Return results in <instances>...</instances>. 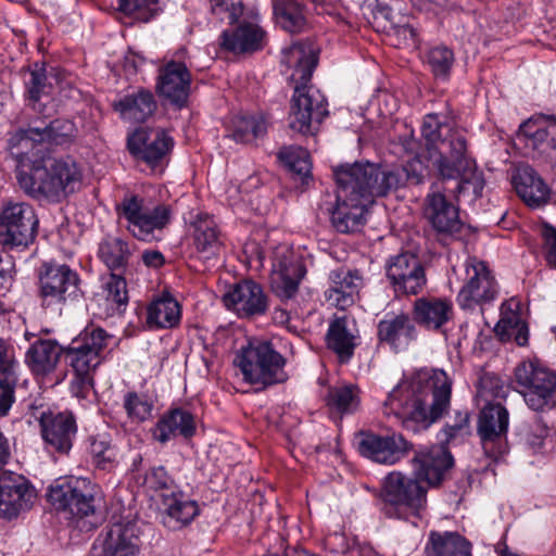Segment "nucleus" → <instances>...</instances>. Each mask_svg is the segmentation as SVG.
I'll return each mask as SVG.
<instances>
[{"mask_svg":"<svg viewBox=\"0 0 556 556\" xmlns=\"http://www.w3.org/2000/svg\"><path fill=\"white\" fill-rule=\"evenodd\" d=\"M427 159L442 179H459L457 192L476 201L485 186L483 174L468 151L465 131L444 114L429 113L421 124Z\"/></svg>","mask_w":556,"mask_h":556,"instance_id":"f257e3e1","label":"nucleus"},{"mask_svg":"<svg viewBox=\"0 0 556 556\" xmlns=\"http://www.w3.org/2000/svg\"><path fill=\"white\" fill-rule=\"evenodd\" d=\"M413 462L412 475L393 471L383 480L380 498L389 518L418 516L426 507L428 486L440 484L454 465L453 456L441 446L419 451Z\"/></svg>","mask_w":556,"mask_h":556,"instance_id":"f03ea898","label":"nucleus"},{"mask_svg":"<svg viewBox=\"0 0 556 556\" xmlns=\"http://www.w3.org/2000/svg\"><path fill=\"white\" fill-rule=\"evenodd\" d=\"M451 387L444 371L399 383L383 402L382 413L413 432L427 429L450 407Z\"/></svg>","mask_w":556,"mask_h":556,"instance_id":"7ed1b4c3","label":"nucleus"},{"mask_svg":"<svg viewBox=\"0 0 556 556\" xmlns=\"http://www.w3.org/2000/svg\"><path fill=\"white\" fill-rule=\"evenodd\" d=\"M282 63L293 68L290 78L295 84L289 112V126L303 135L317 131L328 115L325 96L309 85L317 65V50L311 41L294 42L282 52Z\"/></svg>","mask_w":556,"mask_h":556,"instance_id":"20e7f679","label":"nucleus"},{"mask_svg":"<svg viewBox=\"0 0 556 556\" xmlns=\"http://www.w3.org/2000/svg\"><path fill=\"white\" fill-rule=\"evenodd\" d=\"M361 162L338 166L333 170L337 182V205L329 206L332 226L342 233L358 231L366 223L368 207L378 195L375 184Z\"/></svg>","mask_w":556,"mask_h":556,"instance_id":"39448f33","label":"nucleus"},{"mask_svg":"<svg viewBox=\"0 0 556 556\" xmlns=\"http://www.w3.org/2000/svg\"><path fill=\"white\" fill-rule=\"evenodd\" d=\"M81 177L73 159H53L46 161L42 166H34L28 176L20 178V184L33 197L61 201L80 187Z\"/></svg>","mask_w":556,"mask_h":556,"instance_id":"423d86ee","label":"nucleus"},{"mask_svg":"<svg viewBox=\"0 0 556 556\" xmlns=\"http://www.w3.org/2000/svg\"><path fill=\"white\" fill-rule=\"evenodd\" d=\"M233 364L240 369L243 380L264 390L288 379L286 358L268 341H254L237 354Z\"/></svg>","mask_w":556,"mask_h":556,"instance_id":"0eeeda50","label":"nucleus"},{"mask_svg":"<svg viewBox=\"0 0 556 556\" xmlns=\"http://www.w3.org/2000/svg\"><path fill=\"white\" fill-rule=\"evenodd\" d=\"M117 212L121 218L126 220L125 228L132 237L144 242L161 240L163 230L173 218L170 205L159 203L150 207L138 195L124 198L117 206Z\"/></svg>","mask_w":556,"mask_h":556,"instance_id":"6e6552de","label":"nucleus"},{"mask_svg":"<svg viewBox=\"0 0 556 556\" xmlns=\"http://www.w3.org/2000/svg\"><path fill=\"white\" fill-rule=\"evenodd\" d=\"M515 381L530 409L544 412L556 406V371L538 362H525L517 366Z\"/></svg>","mask_w":556,"mask_h":556,"instance_id":"1a4fd4ad","label":"nucleus"},{"mask_svg":"<svg viewBox=\"0 0 556 556\" xmlns=\"http://www.w3.org/2000/svg\"><path fill=\"white\" fill-rule=\"evenodd\" d=\"M96 485L87 478H60L50 485L48 501L56 509L79 518L94 514Z\"/></svg>","mask_w":556,"mask_h":556,"instance_id":"9d476101","label":"nucleus"},{"mask_svg":"<svg viewBox=\"0 0 556 556\" xmlns=\"http://www.w3.org/2000/svg\"><path fill=\"white\" fill-rule=\"evenodd\" d=\"M0 242L5 249H24L35 240L38 218L29 204L9 201L0 213Z\"/></svg>","mask_w":556,"mask_h":556,"instance_id":"9b49d317","label":"nucleus"},{"mask_svg":"<svg viewBox=\"0 0 556 556\" xmlns=\"http://www.w3.org/2000/svg\"><path fill=\"white\" fill-rule=\"evenodd\" d=\"M74 126L65 119L33 122L27 128H21L10 135L8 146L11 154L23 160L36 143L63 144L73 135Z\"/></svg>","mask_w":556,"mask_h":556,"instance_id":"f8f14e48","label":"nucleus"},{"mask_svg":"<svg viewBox=\"0 0 556 556\" xmlns=\"http://www.w3.org/2000/svg\"><path fill=\"white\" fill-rule=\"evenodd\" d=\"M40 298L46 307L62 306L78 298L79 277L65 264L45 263L39 271Z\"/></svg>","mask_w":556,"mask_h":556,"instance_id":"ddd939ff","label":"nucleus"},{"mask_svg":"<svg viewBox=\"0 0 556 556\" xmlns=\"http://www.w3.org/2000/svg\"><path fill=\"white\" fill-rule=\"evenodd\" d=\"M466 277L457 295L463 309H475L492 303L498 294V285L493 274L482 261L476 258L466 262Z\"/></svg>","mask_w":556,"mask_h":556,"instance_id":"4468645a","label":"nucleus"},{"mask_svg":"<svg viewBox=\"0 0 556 556\" xmlns=\"http://www.w3.org/2000/svg\"><path fill=\"white\" fill-rule=\"evenodd\" d=\"M424 215L441 239L460 237L464 223L459 217V208L438 186H432L425 198Z\"/></svg>","mask_w":556,"mask_h":556,"instance_id":"2eb2a0df","label":"nucleus"},{"mask_svg":"<svg viewBox=\"0 0 556 556\" xmlns=\"http://www.w3.org/2000/svg\"><path fill=\"white\" fill-rule=\"evenodd\" d=\"M109 336L101 328L86 329L65 350V359L74 372L91 374L101 364V354L108 346Z\"/></svg>","mask_w":556,"mask_h":556,"instance_id":"dca6fc26","label":"nucleus"},{"mask_svg":"<svg viewBox=\"0 0 556 556\" xmlns=\"http://www.w3.org/2000/svg\"><path fill=\"white\" fill-rule=\"evenodd\" d=\"M362 166L366 172L371 170L370 179L376 186L378 195L382 197L407 184L420 185L427 175V168L418 156L406 162L403 167L388 168L370 162L362 163Z\"/></svg>","mask_w":556,"mask_h":556,"instance_id":"f3484780","label":"nucleus"},{"mask_svg":"<svg viewBox=\"0 0 556 556\" xmlns=\"http://www.w3.org/2000/svg\"><path fill=\"white\" fill-rule=\"evenodd\" d=\"M386 273L396 294L416 295L427 283L420 260L409 252L391 256L386 265Z\"/></svg>","mask_w":556,"mask_h":556,"instance_id":"a211bd4d","label":"nucleus"},{"mask_svg":"<svg viewBox=\"0 0 556 556\" xmlns=\"http://www.w3.org/2000/svg\"><path fill=\"white\" fill-rule=\"evenodd\" d=\"M40 424L41 437L50 452L68 454L77 433V425L71 412H41L35 416Z\"/></svg>","mask_w":556,"mask_h":556,"instance_id":"6ab92c4d","label":"nucleus"},{"mask_svg":"<svg viewBox=\"0 0 556 556\" xmlns=\"http://www.w3.org/2000/svg\"><path fill=\"white\" fill-rule=\"evenodd\" d=\"M36 500V491L22 475L12 471L0 473V516L5 519L17 517L28 510Z\"/></svg>","mask_w":556,"mask_h":556,"instance_id":"aec40b11","label":"nucleus"},{"mask_svg":"<svg viewBox=\"0 0 556 556\" xmlns=\"http://www.w3.org/2000/svg\"><path fill=\"white\" fill-rule=\"evenodd\" d=\"M507 409L500 403H488L479 414L478 434L484 454L496 459L503 453V438L508 429Z\"/></svg>","mask_w":556,"mask_h":556,"instance_id":"412c9836","label":"nucleus"},{"mask_svg":"<svg viewBox=\"0 0 556 556\" xmlns=\"http://www.w3.org/2000/svg\"><path fill=\"white\" fill-rule=\"evenodd\" d=\"M409 448V443L401 433L381 435L371 431H361L358 434L359 453L376 463L392 465Z\"/></svg>","mask_w":556,"mask_h":556,"instance_id":"4be33fe9","label":"nucleus"},{"mask_svg":"<svg viewBox=\"0 0 556 556\" xmlns=\"http://www.w3.org/2000/svg\"><path fill=\"white\" fill-rule=\"evenodd\" d=\"M223 302L240 317L263 315L268 308V299L263 288L251 279L230 286L223 295Z\"/></svg>","mask_w":556,"mask_h":556,"instance_id":"5701e85b","label":"nucleus"},{"mask_svg":"<svg viewBox=\"0 0 556 556\" xmlns=\"http://www.w3.org/2000/svg\"><path fill=\"white\" fill-rule=\"evenodd\" d=\"M191 86V74L184 62L168 61L160 70L156 91L172 104L186 105Z\"/></svg>","mask_w":556,"mask_h":556,"instance_id":"b1692460","label":"nucleus"},{"mask_svg":"<svg viewBox=\"0 0 556 556\" xmlns=\"http://www.w3.org/2000/svg\"><path fill=\"white\" fill-rule=\"evenodd\" d=\"M173 139L162 128L140 127L128 137L129 152L154 165L173 148Z\"/></svg>","mask_w":556,"mask_h":556,"instance_id":"393cba45","label":"nucleus"},{"mask_svg":"<svg viewBox=\"0 0 556 556\" xmlns=\"http://www.w3.org/2000/svg\"><path fill=\"white\" fill-rule=\"evenodd\" d=\"M363 286L359 270L340 267L328 276V287L324 292L325 301L339 309H346L355 303L358 291Z\"/></svg>","mask_w":556,"mask_h":556,"instance_id":"a878e982","label":"nucleus"},{"mask_svg":"<svg viewBox=\"0 0 556 556\" xmlns=\"http://www.w3.org/2000/svg\"><path fill=\"white\" fill-rule=\"evenodd\" d=\"M378 340L394 352L404 351L417 338L414 319L405 313H387L377 326Z\"/></svg>","mask_w":556,"mask_h":556,"instance_id":"bb28decb","label":"nucleus"},{"mask_svg":"<svg viewBox=\"0 0 556 556\" xmlns=\"http://www.w3.org/2000/svg\"><path fill=\"white\" fill-rule=\"evenodd\" d=\"M326 342L341 363H348L359 344V334L354 318L342 315L334 317L329 324Z\"/></svg>","mask_w":556,"mask_h":556,"instance_id":"cd10ccee","label":"nucleus"},{"mask_svg":"<svg viewBox=\"0 0 556 556\" xmlns=\"http://www.w3.org/2000/svg\"><path fill=\"white\" fill-rule=\"evenodd\" d=\"M304 275L305 268L299 260L293 257L277 258L271 275L273 292L282 301L293 299Z\"/></svg>","mask_w":556,"mask_h":556,"instance_id":"c85d7f7f","label":"nucleus"},{"mask_svg":"<svg viewBox=\"0 0 556 556\" xmlns=\"http://www.w3.org/2000/svg\"><path fill=\"white\" fill-rule=\"evenodd\" d=\"M222 47L235 53L254 52L263 48L265 31L254 23L244 22L222 33Z\"/></svg>","mask_w":556,"mask_h":556,"instance_id":"c756f323","label":"nucleus"},{"mask_svg":"<svg viewBox=\"0 0 556 556\" xmlns=\"http://www.w3.org/2000/svg\"><path fill=\"white\" fill-rule=\"evenodd\" d=\"M513 185L518 195L529 206H541L549 199V188L530 166L517 168L513 176Z\"/></svg>","mask_w":556,"mask_h":556,"instance_id":"7c9ffc66","label":"nucleus"},{"mask_svg":"<svg viewBox=\"0 0 556 556\" xmlns=\"http://www.w3.org/2000/svg\"><path fill=\"white\" fill-rule=\"evenodd\" d=\"M194 433V416L190 412L181 408L172 409L164 415L152 431L153 438L162 444H165L176 435L189 439L193 437Z\"/></svg>","mask_w":556,"mask_h":556,"instance_id":"2f4dec72","label":"nucleus"},{"mask_svg":"<svg viewBox=\"0 0 556 556\" xmlns=\"http://www.w3.org/2000/svg\"><path fill=\"white\" fill-rule=\"evenodd\" d=\"M519 303L510 299L501 306V318L495 326V332L502 341L514 340L518 345L528 344L529 330L518 312Z\"/></svg>","mask_w":556,"mask_h":556,"instance_id":"473e14b6","label":"nucleus"},{"mask_svg":"<svg viewBox=\"0 0 556 556\" xmlns=\"http://www.w3.org/2000/svg\"><path fill=\"white\" fill-rule=\"evenodd\" d=\"M137 541L131 526L114 523L108 530L101 551L96 556H137Z\"/></svg>","mask_w":556,"mask_h":556,"instance_id":"72a5a7b5","label":"nucleus"},{"mask_svg":"<svg viewBox=\"0 0 556 556\" xmlns=\"http://www.w3.org/2000/svg\"><path fill=\"white\" fill-rule=\"evenodd\" d=\"M425 553L427 556H471V544L457 532L431 531Z\"/></svg>","mask_w":556,"mask_h":556,"instance_id":"f704fd0d","label":"nucleus"},{"mask_svg":"<svg viewBox=\"0 0 556 556\" xmlns=\"http://www.w3.org/2000/svg\"><path fill=\"white\" fill-rule=\"evenodd\" d=\"M180 318V305L168 294L155 299L147 307V325L150 329L174 328Z\"/></svg>","mask_w":556,"mask_h":556,"instance_id":"c9c22d12","label":"nucleus"},{"mask_svg":"<svg viewBox=\"0 0 556 556\" xmlns=\"http://www.w3.org/2000/svg\"><path fill=\"white\" fill-rule=\"evenodd\" d=\"M114 109L124 119L142 123L156 110V102L150 91L139 90L115 102Z\"/></svg>","mask_w":556,"mask_h":556,"instance_id":"e433bc0d","label":"nucleus"},{"mask_svg":"<svg viewBox=\"0 0 556 556\" xmlns=\"http://www.w3.org/2000/svg\"><path fill=\"white\" fill-rule=\"evenodd\" d=\"M414 316L428 329H439L451 318L452 305L441 299L421 298L414 304Z\"/></svg>","mask_w":556,"mask_h":556,"instance_id":"4c0bfd02","label":"nucleus"},{"mask_svg":"<svg viewBox=\"0 0 556 556\" xmlns=\"http://www.w3.org/2000/svg\"><path fill=\"white\" fill-rule=\"evenodd\" d=\"M62 349L52 340L36 341L26 353V363L36 374L53 370L59 362Z\"/></svg>","mask_w":556,"mask_h":556,"instance_id":"58836bf2","label":"nucleus"},{"mask_svg":"<svg viewBox=\"0 0 556 556\" xmlns=\"http://www.w3.org/2000/svg\"><path fill=\"white\" fill-rule=\"evenodd\" d=\"M98 255L110 270H125L131 251L125 240L109 236L99 243Z\"/></svg>","mask_w":556,"mask_h":556,"instance_id":"ea45409f","label":"nucleus"},{"mask_svg":"<svg viewBox=\"0 0 556 556\" xmlns=\"http://www.w3.org/2000/svg\"><path fill=\"white\" fill-rule=\"evenodd\" d=\"M163 506L168 523L175 521L180 526L189 523L198 514L199 508L194 501L188 500L181 492L172 491L163 494Z\"/></svg>","mask_w":556,"mask_h":556,"instance_id":"a19ab883","label":"nucleus"},{"mask_svg":"<svg viewBox=\"0 0 556 556\" xmlns=\"http://www.w3.org/2000/svg\"><path fill=\"white\" fill-rule=\"evenodd\" d=\"M278 159L302 185L311 179L312 162L307 150L298 146L283 147L278 152Z\"/></svg>","mask_w":556,"mask_h":556,"instance_id":"79ce46f5","label":"nucleus"},{"mask_svg":"<svg viewBox=\"0 0 556 556\" xmlns=\"http://www.w3.org/2000/svg\"><path fill=\"white\" fill-rule=\"evenodd\" d=\"M231 138L240 143H251L262 138L267 130V123L263 116L240 115L232 122Z\"/></svg>","mask_w":556,"mask_h":556,"instance_id":"37998d69","label":"nucleus"},{"mask_svg":"<svg viewBox=\"0 0 556 556\" xmlns=\"http://www.w3.org/2000/svg\"><path fill=\"white\" fill-rule=\"evenodd\" d=\"M326 401L331 409L340 414H352L359 407V390L353 384L332 387Z\"/></svg>","mask_w":556,"mask_h":556,"instance_id":"c03bdc74","label":"nucleus"},{"mask_svg":"<svg viewBox=\"0 0 556 556\" xmlns=\"http://www.w3.org/2000/svg\"><path fill=\"white\" fill-rule=\"evenodd\" d=\"M92 464L101 470H111L116 464L117 450L108 434H98L89 440Z\"/></svg>","mask_w":556,"mask_h":556,"instance_id":"a18cd8bd","label":"nucleus"},{"mask_svg":"<svg viewBox=\"0 0 556 556\" xmlns=\"http://www.w3.org/2000/svg\"><path fill=\"white\" fill-rule=\"evenodd\" d=\"M274 14L281 27L289 33L300 31L305 24L301 5L295 0H275Z\"/></svg>","mask_w":556,"mask_h":556,"instance_id":"49530a36","label":"nucleus"},{"mask_svg":"<svg viewBox=\"0 0 556 556\" xmlns=\"http://www.w3.org/2000/svg\"><path fill=\"white\" fill-rule=\"evenodd\" d=\"M118 10L139 23L150 22L162 11L159 0H118Z\"/></svg>","mask_w":556,"mask_h":556,"instance_id":"de8ad7c7","label":"nucleus"},{"mask_svg":"<svg viewBox=\"0 0 556 556\" xmlns=\"http://www.w3.org/2000/svg\"><path fill=\"white\" fill-rule=\"evenodd\" d=\"M106 305L113 311L122 313L128 304V290L125 277L112 273L103 285Z\"/></svg>","mask_w":556,"mask_h":556,"instance_id":"09e8293b","label":"nucleus"},{"mask_svg":"<svg viewBox=\"0 0 556 556\" xmlns=\"http://www.w3.org/2000/svg\"><path fill=\"white\" fill-rule=\"evenodd\" d=\"M454 61V52L445 46L432 47L426 54V62L433 76L441 80L448 79Z\"/></svg>","mask_w":556,"mask_h":556,"instance_id":"8fccbe9b","label":"nucleus"},{"mask_svg":"<svg viewBox=\"0 0 556 556\" xmlns=\"http://www.w3.org/2000/svg\"><path fill=\"white\" fill-rule=\"evenodd\" d=\"M194 241L199 252L214 255L219 250V239L212 219H200L195 224Z\"/></svg>","mask_w":556,"mask_h":556,"instance_id":"3c124183","label":"nucleus"},{"mask_svg":"<svg viewBox=\"0 0 556 556\" xmlns=\"http://www.w3.org/2000/svg\"><path fill=\"white\" fill-rule=\"evenodd\" d=\"M123 406L128 418L135 422H142L152 417L153 402L144 394L126 393Z\"/></svg>","mask_w":556,"mask_h":556,"instance_id":"603ef678","label":"nucleus"},{"mask_svg":"<svg viewBox=\"0 0 556 556\" xmlns=\"http://www.w3.org/2000/svg\"><path fill=\"white\" fill-rule=\"evenodd\" d=\"M142 485L149 491L161 492L162 497L176 490L175 481L164 466L151 467L143 476Z\"/></svg>","mask_w":556,"mask_h":556,"instance_id":"864d4df0","label":"nucleus"},{"mask_svg":"<svg viewBox=\"0 0 556 556\" xmlns=\"http://www.w3.org/2000/svg\"><path fill=\"white\" fill-rule=\"evenodd\" d=\"M469 433V413L468 412H457L455 416L454 424H446L444 429L441 431L439 435L440 444L438 446L443 447L451 456L452 454L445 447V444L451 443L452 441L463 438L464 435Z\"/></svg>","mask_w":556,"mask_h":556,"instance_id":"5fc2aeb1","label":"nucleus"},{"mask_svg":"<svg viewBox=\"0 0 556 556\" xmlns=\"http://www.w3.org/2000/svg\"><path fill=\"white\" fill-rule=\"evenodd\" d=\"M26 88L28 98L33 102V110L39 111L37 103L42 94H47L50 91V84L47 83V76L43 67H37L29 72V76L26 80Z\"/></svg>","mask_w":556,"mask_h":556,"instance_id":"6e6d98bb","label":"nucleus"},{"mask_svg":"<svg viewBox=\"0 0 556 556\" xmlns=\"http://www.w3.org/2000/svg\"><path fill=\"white\" fill-rule=\"evenodd\" d=\"M478 396L482 397L485 402L491 399L505 397L506 390L502 380L492 374H484L480 377L477 386Z\"/></svg>","mask_w":556,"mask_h":556,"instance_id":"4d7b16f0","label":"nucleus"},{"mask_svg":"<svg viewBox=\"0 0 556 556\" xmlns=\"http://www.w3.org/2000/svg\"><path fill=\"white\" fill-rule=\"evenodd\" d=\"M16 382V371L9 370L0 374V416H5L14 403Z\"/></svg>","mask_w":556,"mask_h":556,"instance_id":"13d9d810","label":"nucleus"},{"mask_svg":"<svg viewBox=\"0 0 556 556\" xmlns=\"http://www.w3.org/2000/svg\"><path fill=\"white\" fill-rule=\"evenodd\" d=\"M211 12L220 21L229 24L236 22L242 14L243 8L240 0H210Z\"/></svg>","mask_w":556,"mask_h":556,"instance_id":"bf43d9fd","label":"nucleus"},{"mask_svg":"<svg viewBox=\"0 0 556 556\" xmlns=\"http://www.w3.org/2000/svg\"><path fill=\"white\" fill-rule=\"evenodd\" d=\"M547 434V426L542 421V419H538L527 427L521 435L525 444L532 450L533 453H538L542 450Z\"/></svg>","mask_w":556,"mask_h":556,"instance_id":"052dcab7","label":"nucleus"},{"mask_svg":"<svg viewBox=\"0 0 556 556\" xmlns=\"http://www.w3.org/2000/svg\"><path fill=\"white\" fill-rule=\"evenodd\" d=\"M542 237L544 240L543 252L547 263L556 268V228L544 225L542 229Z\"/></svg>","mask_w":556,"mask_h":556,"instance_id":"680f3d73","label":"nucleus"},{"mask_svg":"<svg viewBox=\"0 0 556 556\" xmlns=\"http://www.w3.org/2000/svg\"><path fill=\"white\" fill-rule=\"evenodd\" d=\"M91 374L74 372V378L71 382V392L77 399H87L92 390Z\"/></svg>","mask_w":556,"mask_h":556,"instance_id":"e2e57ef3","label":"nucleus"},{"mask_svg":"<svg viewBox=\"0 0 556 556\" xmlns=\"http://www.w3.org/2000/svg\"><path fill=\"white\" fill-rule=\"evenodd\" d=\"M545 118L548 122L546 129L538 128L535 131H528L527 129L531 126V121H528L521 125V129L525 134L535 140H544L548 134L556 135V115H546Z\"/></svg>","mask_w":556,"mask_h":556,"instance_id":"0e129e2a","label":"nucleus"},{"mask_svg":"<svg viewBox=\"0 0 556 556\" xmlns=\"http://www.w3.org/2000/svg\"><path fill=\"white\" fill-rule=\"evenodd\" d=\"M142 262L148 267L159 268L164 265L165 257L157 250H147L142 253Z\"/></svg>","mask_w":556,"mask_h":556,"instance_id":"69168bd1","label":"nucleus"},{"mask_svg":"<svg viewBox=\"0 0 556 556\" xmlns=\"http://www.w3.org/2000/svg\"><path fill=\"white\" fill-rule=\"evenodd\" d=\"M16 364L8 358L5 342L0 339V374L3 371H15Z\"/></svg>","mask_w":556,"mask_h":556,"instance_id":"338daca9","label":"nucleus"},{"mask_svg":"<svg viewBox=\"0 0 556 556\" xmlns=\"http://www.w3.org/2000/svg\"><path fill=\"white\" fill-rule=\"evenodd\" d=\"M397 36L403 37L404 40L410 41L412 43L416 40V30L410 25H401L395 28Z\"/></svg>","mask_w":556,"mask_h":556,"instance_id":"774afa93","label":"nucleus"}]
</instances>
